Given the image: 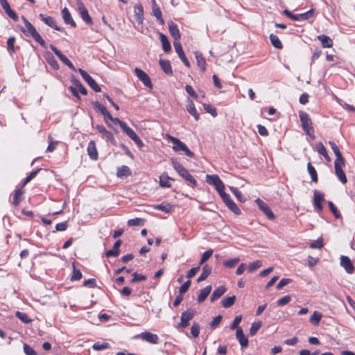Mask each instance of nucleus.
<instances>
[{
  "label": "nucleus",
  "mask_w": 355,
  "mask_h": 355,
  "mask_svg": "<svg viewBox=\"0 0 355 355\" xmlns=\"http://www.w3.org/2000/svg\"><path fill=\"white\" fill-rule=\"evenodd\" d=\"M21 19L24 23V27H21V31L27 37H33L37 42H38L43 48L46 47L45 41L42 39L38 33L33 24L27 20V19L22 16Z\"/></svg>",
  "instance_id": "nucleus-1"
},
{
  "label": "nucleus",
  "mask_w": 355,
  "mask_h": 355,
  "mask_svg": "<svg viewBox=\"0 0 355 355\" xmlns=\"http://www.w3.org/2000/svg\"><path fill=\"white\" fill-rule=\"evenodd\" d=\"M171 162L173 168L176 171L180 176L191 183L193 187H195L197 184V182L193 175H191L175 158H171Z\"/></svg>",
  "instance_id": "nucleus-2"
},
{
  "label": "nucleus",
  "mask_w": 355,
  "mask_h": 355,
  "mask_svg": "<svg viewBox=\"0 0 355 355\" xmlns=\"http://www.w3.org/2000/svg\"><path fill=\"white\" fill-rule=\"evenodd\" d=\"M166 137L168 141L173 144V149L176 152L182 151L189 157H193L194 156V153L191 152L187 145L180 141L179 139L173 137L168 134L166 135Z\"/></svg>",
  "instance_id": "nucleus-3"
},
{
  "label": "nucleus",
  "mask_w": 355,
  "mask_h": 355,
  "mask_svg": "<svg viewBox=\"0 0 355 355\" xmlns=\"http://www.w3.org/2000/svg\"><path fill=\"white\" fill-rule=\"evenodd\" d=\"M299 116L302 123L303 130L309 136L314 133V129L312 125V121L309 115L305 112H300Z\"/></svg>",
  "instance_id": "nucleus-4"
},
{
  "label": "nucleus",
  "mask_w": 355,
  "mask_h": 355,
  "mask_svg": "<svg viewBox=\"0 0 355 355\" xmlns=\"http://www.w3.org/2000/svg\"><path fill=\"white\" fill-rule=\"evenodd\" d=\"M345 164V160L344 157L340 158V159H336L334 162L335 173L343 184H345L347 182L346 175L343 170V167Z\"/></svg>",
  "instance_id": "nucleus-5"
},
{
  "label": "nucleus",
  "mask_w": 355,
  "mask_h": 355,
  "mask_svg": "<svg viewBox=\"0 0 355 355\" xmlns=\"http://www.w3.org/2000/svg\"><path fill=\"white\" fill-rule=\"evenodd\" d=\"M283 13L287 17H288L289 19H291L293 21H304V20H306V19L311 18L313 16L314 11L313 9H311L304 13H301V14H298V15H293L289 10H284L283 11Z\"/></svg>",
  "instance_id": "nucleus-6"
},
{
  "label": "nucleus",
  "mask_w": 355,
  "mask_h": 355,
  "mask_svg": "<svg viewBox=\"0 0 355 355\" xmlns=\"http://www.w3.org/2000/svg\"><path fill=\"white\" fill-rule=\"evenodd\" d=\"M206 182L209 184L214 186L219 195L224 192L225 185L217 175H207Z\"/></svg>",
  "instance_id": "nucleus-7"
},
{
  "label": "nucleus",
  "mask_w": 355,
  "mask_h": 355,
  "mask_svg": "<svg viewBox=\"0 0 355 355\" xmlns=\"http://www.w3.org/2000/svg\"><path fill=\"white\" fill-rule=\"evenodd\" d=\"M220 198H222L224 203L226 206L235 214L239 215L241 211L240 209L238 207L236 204L234 202V200L231 198L230 196L225 193V191L220 194Z\"/></svg>",
  "instance_id": "nucleus-8"
},
{
  "label": "nucleus",
  "mask_w": 355,
  "mask_h": 355,
  "mask_svg": "<svg viewBox=\"0 0 355 355\" xmlns=\"http://www.w3.org/2000/svg\"><path fill=\"white\" fill-rule=\"evenodd\" d=\"M196 311L192 309H188L182 313L180 322L178 324L177 328H186L189 325V321L193 318Z\"/></svg>",
  "instance_id": "nucleus-9"
},
{
  "label": "nucleus",
  "mask_w": 355,
  "mask_h": 355,
  "mask_svg": "<svg viewBox=\"0 0 355 355\" xmlns=\"http://www.w3.org/2000/svg\"><path fill=\"white\" fill-rule=\"evenodd\" d=\"M76 6L82 19L87 24L92 25L93 24V21L84 3L80 0H76Z\"/></svg>",
  "instance_id": "nucleus-10"
},
{
  "label": "nucleus",
  "mask_w": 355,
  "mask_h": 355,
  "mask_svg": "<svg viewBox=\"0 0 355 355\" xmlns=\"http://www.w3.org/2000/svg\"><path fill=\"white\" fill-rule=\"evenodd\" d=\"M78 71L80 73L82 78L85 80V81L89 85V86L92 89H94L96 92H101V87L90 75H89L85 71H84L82 69H78Z\"/></svg>",
  "instance_id": "nucleus-11"
},
{
  "label": "nucleus",
  "mask_w": 355,
  "mask_h": 355,
  "mask_svg": "<svg viewBox=\"0 0 355 355\" xmlns=\"http://www.w3.org/2000/svg\"><path fill=\"white\" fill-rule=\"evenodd\" d=\"M50 49L53 53L59 58V59L69 68L74 71H77L78 69L74 67L73 63L65 56L60 50H58L54 45L51 44Z\"/></svg>",
  "instance_id": "nucleus-12"
},
{
  "label": "nucleus",
  "mask_w": 355,
  "mask_h": 355,
  "mask_svg": "<svg viewBox=\"0 0 355 355\" xmlns=\"http://www.w3.org/2000/svg\"><path fill=\"white\" fill-rule=\"evenodd\" d=\"M135 73L137 77L143 83V84L148 88H153V84L148 75L139 68L135 69Z\"/></svg>",
  "instance_id": "nucleus-13"
},
{
  "label": "nucleus",
  "mask_w": 355,
  "mask_h": 355,
  "mask_svg": "<svg viewBox=\"0 0 355 355\" xmlns=\"http://www.w3.org/2000/svg\"><path fill=\"white\" fill-rule=\"evenodd\" d=\"M135 338H141L142 340L151 344H157L159 342L158 336L148 331L142 332L140 334L137 335Z\"/></svg>",
  "instance_id": "nucleus-14"
},
{
  "label": "nucleus",
  "mask_w": 355,
  "mask_h": 355,
  "mask_svg": "<svg viewBox=\"0 0 355 355\" xmlns=\"http://www.w3.org/2000/svg\"><path fill=\"white\" fill-rule=\"evenodd\" d=\"M324 200V193L315 190L313 191V205L317 211L320 212L322 210L323 206L322 202Z\"/></svg>",
  "instance_id": "nucleus-15"
},
{
  "label": "nucleus",
  "mask_w": 355,
  "mask_h": 355,
  "mask_svg": "<svg viewBox=\"0 0 355 355\" xmlns=\"http://www.w3.org/2000/svg\"><path fill=\"white\" fill-rule=\"evenodd\" d=\"M255 202L258 205L259 208L266 214V216L270 219H275V215L268 205L264 202L260 198H257L255 200Z\"/></svg>",
  "instance_id": "nucleus-16"
},
{
  "label": "nucleus",
  "mask_w": 355,
  "mask_h": 355,
  "mask_svg": "<svg viewBox=\"0 0 355 355\" xmlns=\"http://www.w3.org/2000/svg\"><path fill=\"white\" fill-rule=\"evenodd\" d=\"M39 17L46 25H48L49 26L54 28L55 30L58 31H64V29L62 28L57 26L55 19L52 17L46 16L45 15L41 13V14L39 15Z\"/></svg>",
  "instance_id": "nucleus-17"
},
{
  "label": "nucleus",
  "mask_w": 355,
  "mask_h": 355,
  "mask_svg": "<svg viewBox=\"0 0 355 355\" xmlns=\"http://www.w3.org/2000/svg\"><path fill=\"white\" fill-rule=\"evenodd\" d=\"M340 266L349 274H352L354 271V266L350 259L347 256L342 255L340 257Z\"/></svg>",
  "instance_id": "nucleus-18"
},
{
  "label": "nucleus",
  "mask_w": 355,
  "mask_h": 355,
  "mask_svg": "<svg viewBox=\"0 0 355 355\" xmlns=\"http://www.w3.org/2000/svg\"><path fill=\"white\" fill-rule=\"evenodd\" d=\"M174 48L184 65L190 67V63L184 54L181 44L179 42H174Z\"/></svg>",
  "instance_id": "nucleus-19"
},
{
  "label": "nucleus",
  "mask_w": 355,
  "mask_h": 355,
  "mask_svg": "<svg viewBox=\"0 0 355 355\" xmlns=\"http://www.w3.org/2000/svg\"><path fill=\"white\" fill-rule=\"evenodd\" d=\"M135 17L139 24H142L144 21V8L139 3L134 7Z\"/></svg>",
  "instance_id": "nucleus-20"
},
{
  "label": "nucleus",
  "mask_w": 355,
  "mask_h": 355,
  "mask_svg": "<svg viewBox=\"0 0 355 355\" xmlns=\"http://www.w3.org/2000/svg\"><path fill=\"white\" fill-rule=\"evenodd\" d=\"M168 25L171 35L173 37L175 42H178V40L180 39V33L178 26L172 21H169Z\"/></svg>",
  "instance_id": "nucleus-21"
},
{
  "label": "nucleus",
  "mask_w": 355,
  "mask_h": 355,
  "mask_svg": "<svg viewBox=\"0 0 355 355\" xmlns=\"http://www.w3.org/2000/svg\"><path fill=\"white\" fill-rule=\"evenodd\" d=\"M186 102H187L186 109H187V112L191 116H193V117L195 119L196 121H198L200 119V116L197 112V110L196 109L193 102L189 98L187 100Z\"/></svg>",
  "instance_id": "nucleus-22"
},
{
  "label": "nucleus",
  "mask_w": 355,
  "mask_h": 355,
  "mask_svg": "<svg viewBox=\"0 0 355 355\" xmlns=\"http://www.w3.org/2000/svg\"><path fill=\"white\" fill-rule=\"evenodd\" d=\"M236 337L242 348H245L248 346V339L244 335L241 328L237 329L236 332Z\"/></svg>",
  "instance_id": "nucleus-23"
},
{
  "label": "nucleus",
  "mask_w": 355,
  "mask_h": 355,
  "mask_svg": "<svg viewBox=\"0 0 355 355\" xmlns=\"http://www.w3.org/2000/svg\"><path fill=\"white\" fill-rule=\"evenodd\" d=\"M87 150L92 159L96 160L98 159V151L96 147V144L94 141L92 140L88 143Z\"/></svg>",
  "instance_id": "nucleus-24"
},
{
  "label": "nucleus",
  "mask_w": 355,
  "mask_h": 355,
  "mask_svg": "<svg viewBox=\"0 0 355 355\" xmlns=\"http://www.w3.org/2000/svg\"><path fill=\"white\" fill-rule=\"evenodd\" d=\"M96 130L102 134L103 137L105 138L107 140L113 143L114 141V138L112 132L108 131L103 125H97L96 127Z\"/></svg>",
  "instance_id": "nucleus-25"
},
{
  "label": "nucleus",
  "mask_w": 355,
  "mask_h": 355,
  "mask_svg": "<svg viewBox=\"0 0 355 355\" xmlns=\"http://www.w3.org/2000/svg\"><path fill=\"white\" fill-rule=\"evenodd\" d=\"M93 105L94 109L100 112V113L104 116L105 121L107 123V118H111V114L107 111V108L104 105H101L98 101H95Z\"/></svg>",
  "instance_id": "nucleus-26"
},
{
  "label": "nucleus",
  "mask_w": 355,
  "mask_h": 355,
  "mask_svg": "<svg viewBox=\"0 0 355 355\" xmlns=\"http://www.w3.org/2000/svg\"><path fill=\"white\" fill-rule=\"evenodd\" d=\"M173 180L167 173H164L159 176V186L162 188H170L171 187V181Z\"/></svg>",
  "instance_id": "nucleus-27"
},
{
  "label": "nucleus",
  "mask_w": 355,
  "mask_h": 355,
  "mask_svg": "<svg viewBox=\"0 0 355 355\" xmlns=\"http://www.w3.org/2000/svg\"><path fill=\"white\" fill-rule=\"evenodd\" d=\"M121 245V241L117 240L114 244L113 248L106 252V256L107 257H116L119 254V247Z\"/></svg>",
  "instance_id": "nucleus-28"
},
{
  "label": "nucleus",
  "mask_w": 355,
  "mask_h": 355,
  "mask_svg": "<svg viewBox=\"0 0 355 355\" xmlns=\"http://www.w3.org/2000/svg\"><path fill=\"white\" fill-rule=\"evenodd\" d=\"M153 15L159 21L160 24H164V20L162 17V11L159 6L156 4L155 0H153Z\"/></svg>",
  "instance_id": "nucleus-29"
},
{
  "label": "nucleus",
  "mask_w": 355,
  "mask_h": 355,
  "mask_svg": "<svg viewBox=\"0 0 355 355\" xmlns=\"http://www.w3.org/2000/svg\"><path fill=\"white\" fill-rule=\"evenodd\" d=\"M62 18L64 19V21L66 24H70L73 27H76V24L75 21H73V19H72L69 10L67 8H64L62 9Z\"/></svg>",
  "instance_id": "nucleus-30"
},
{
  "label": "nucleus",
  "mask_w": 355,
  "mask_h": 355,
  "mask_svg": "<svg viewBox=\"0 0 355 355\" xmlns=\"http://www.w3.org/2000/svg\"><path fill=\"white\" fill-rule=\"evenodd\" d=\"M317 38L321 42L324 48H331L333 46V41L329 37L325 35H320Z\"/></svg>",
  "instance_id": "nucleus-31"
},
{
  "label": "nucleus",
  "mask_w": 355,
  "mask_h": 355,
  "mask_svg": "<svg viewBox=\"0 0 355 355\" xmlns=\"http://www.w3.org/2000/svg\"><path fill=\"white\" fill-rule=\"evenodd\" d=\"M226 291V288L224 286H220L216 288L211 296V302H213L217 299L220 298Z\"/></svg>",
  "instance_id": "nucleus-32"
},
{
  "label": "nucleus",
  "mask_w": 355,
  "mask_h": 355,
  "mask_svg": "<svg viewBox=\"0 0 355 355\" xmlns=\"http://www.w3.org/2000/svg\"><path fill=\"white\" fill-rule=\"evenodd\" d=\"M159 64L163 71L168 75H172L173 70L170 62L168 60H159Z\"/></svg>",
  "instance_id": "nucleus-33"
},
{
  "label": "nucleus",
  "mask_w": 355,
  "mask_h": 355,
  "mask_svg": "<svg viewBox=\"0 0 355 355\" xmlns=\"http://www.w3.org/2000/svg\"><path fill=\"white\" fill-rule=\"evenodd\" d=\"M211 291V285L207 286L205 288L202 289L200 291V294L198 296V299H197L198 302L202 303V302H204L205 300V299L207 297V296L209 295V294L210 293Z\"/></svg>",
  "instance_id": "nucleus-34"
},
{
  "label": "nucleus",
  "mask_w": 355,
  "mask_h": 355,
  "mask_svg": "<svg viewBox=\"0 0 355 355\" xmlns=\"http://www.w3.org/2000/svg\"><path fill=\"white\" fill-rule=\"evenodd\" d=\"M159 40L162 42L164 51L166 53L168 52L171 50V46L167 37L164 34L159 33Z\"/></svg>",
  "instance_id": "nucleus-35"
},
{
  "label": "nucleus",
  "mask_w": 355,
  "mask_h": 355,
  "mask_svg": "<svg viewBox=\"0 0 355 355\" xmlns=\"http://www.w3.org/2000/svg\"><path fill=\"white\" fill-rule=\"evenodd\" d=\"M195 56L198 66L200 68L202 71L206 70V62L202 53L196 52Z\"/></svg>",
  "instance_id": "nucleus-36"
},
{
  "label": "nucleus",
  "mask_w": 355,
  "mask_h": 355,
  "mask_svg": "<svg viewBox=\"0 0 355 355\" xmlns=\"http://www.w3.org/2000/svg\"><path fill=\"white\" fill-rule=\"evenodd\" d=\"M211 272V268L208 265H205L202 268V272L198 277L197 282H200L204 281Z\"/></svg>",
  "instance_id": "nucleus-37"
},
{
  "label": "nucleus",
  "mask_w": 355,
  "mask_h": 355,
  "mask_svg": "<svg viewBox=\"0 0 355 355\" xmlns=\"http://www.w3.org/2000/svg\"><path fill=\"white\" fill-rule=\"evenodd\" d=\"M154 208L157 210H159L164 211L165 213H170L173 211V205L169 203H162L159 205H157L154 207Z\"/></svg>",
  "instance_id": "nucleus-38"
},
{
  "label": "nucleus",
  "mask_w": 355,
  "mask_h": 355,
  "mask_svg": "<svg viewBox=\"0 0 355 355\" xmlns=\"http://www.w3.org/2000/svg\"><path fill=\"white\" fill-rule=\"evenodd\" d=\"M269 37H270V40L272 45L275 48L278 49H282L283 48V45H282L280 40L279 39V37L277 35H275L273 33H271Z\"/></svg>",
  "instance_id": "nucleus-39"
},
{
  "label": "nucleus",
  "mask_w": 355,
  "mask_h": 355,
  "mask_svg": "<svg viewBox=\"0 0 355 355\" xmlns=\"http://www.w3.org/2000/svg\"><path fill=\"white\" fill-rule=\"evenodd\" d=\"M131 173L130 168L127 166H122L119 167L116 172V175L119 178L127 177Z\"/></svg>",
  "instance_id": "nucleus-40"
},
{
  "label": "nucleus",
  "mask_w": 355,
  "mask_h": 355,
  "mask_svg": "<svg viewBox=\"0 0 355 355\" xmlns=\"http://www.w3.org/2000/svg\"><path fill=\"white\" fill-rule=\"evenodd\" d=\"M110 348V345L107 342H96L92 345V349L95 351H101Z\"/></svg>",
  "instance_id": "nucleus-41"
},
{
  "label": "nucleus",
  "mask_w": 355,
  "mask_h": 355,
  "mask_svg": "<svg viewBox=\"0 0 355 355\" xmlns=\"http://www.w3.org/2000/svg\"><path fill=\"white\" fill-rule=\"evenodd\" d=\"M230 190L231 191L232 193H233L236 196V197L239 201H240L241 202H245L246 201V200H247L246 197L244 195H243L241 193V192L240 191H239V189L237 188L234 187H230Z\"/></svg>",
  "instance_id": "nucleus-42"
},
{
  "label": "nucleus",
  "mask_w": 355,
  "mask_h": 355,
  "mask_svg": "<svg viewBox=\"0 0 355 355\" xmlns=\"http://www.w3.org/2000/svg\"><path fill=\"white\" fill-rule=\"evenodd\" d=\"M322 318V314L318 311H314L312 315L309 318V322L314 325H318L320 320Z\"/></svg>",
  "instance_id": "nucleus-43"
},
{
  "label": "nucleus",
  "mask_w": 355,
  "mask_h": 355,
  "mask_svg": "<svg viewBox=\"0 0 355 355\" xmlns=\"http://www.w3.org/2000/svg\"><path fill=\"white\" fill-rule=\"evenodd\" d=\"M24 193V190L21 189H17L15 191V194L13 196L12 204L15 205H18L21 200V196Z\"/></svg>",
  "instance_id": "nucleus-44"
},
{
  "label": "nucleus",
  "mask_w": 355,
  "mask_h": 355,
  "mask_svg": "<svg viewBox=\"0 0 355 355\" xmlns=\"http://www.w3.org/2000/svg\"><path fill=\"white\" fill-rule=\"evenodd\" d=\"M236 296L232 295L223 299L221 303L223 307L229 308L234 304Z\"/></svg>",
  "instance_id": "nucleus-45"
},
{
  "label": "nucleus",
  "mask_w": 355,
  "mask_h": 355,
  "mask_svg": "<svg viewBox=\"0 0 355 355\" xmlns=\"http://www.w3.org/2000/svg\"><path fill=\"white\" fill-rule=\"evenodd\" d=\"M307 170L313 182L317 183L318 182V175L315 168L311 165V163H308L307 164Z\"/></svg>",
  "instance_id": "nucleus-46"
},
{
  "label": "nucleus",
  "mask_w": 355,
  "mask_h": 355,
  "mask_svg": "<svg viewBox=\"0 0 355 355\" xmlns=\"http://www.w3.org/2000/svg\"><path fill=\"white\" fill-rule=\"evenodd\" d=\"M46 58L47 62L49 63V64L50 66H51L52 68H53L54 69H58L59 68V64L52 54L49 53L46 55Z\"/></svg>",
  "instance_id": "nucleus-47"
},
{
  "label": "nucleus",
  "mask_w": 355,
  "mask_h": 355,
  "mask_svg": "<svg viewBox=\"0 0 355 355\" xmlns=\"http://www.w3.org/2000/svg\"><path fill=\"white\" fill-rule=\"evenodd\" d=\"M15 42V37L14 36L10 37L7 40V49L10 55L15 52L14 44Z\"/></svg>",
  "instance_id": "nucleus-48"
},
{
  "label": "nucleus",
  "mask_w": 355,
  "mask_h": 355,
  "mask_svg": "<svg viewBox=\"0 0 355 355\" xmlns=\"http://www.w3.org/2000/svg\"><path fill=\"white\" fill-rule=\"evenodd\" d=\"M71 82L73 83V85L76 87L78 92H80L83 95L87 94V92L86 88L82 85V83L78 80L73 78L71 80Z\"/></svg>",
  "instance_id": "nucleus-49"
},
{
  "label": "nucleus",
  "mask_w": 355,
  "mask_h": 355,
  "mask_svg": "<svg viewBox=\"0 0 355 355\" xmlns=\"http://www.w3.org/2000/svg\"><path fill=\"white\" fill-rule=\"evenodd\" d=\"M144 223V220L141 218H135L128 220L129 226H141Z\"/></svg>",
  "instance_id": "nucleus-50"
},
{
  "label": "nucleus",
  "mask_w": 355,
  "mask_h": 355,
  "mask_svg": "<svg viewBox=\"0 0 355 355\" xmlns=\"http://www.w3.org/2000/svg\"><path fill=\"white\" fill-rule=\"evenodd\" d=\"M16 316L23 322L26 324H28L31 322V320L29 318L28 315L25 313H22L20 311L16 312Z\"/></svg>",
  "instance_id": "nucleus-51"
},
{
  "label": "nucleus",
  "mask_w": 355,
  "mask_h": 355,
  "mask_svg": "<svg viewBox=\"0 0 355 355\" xmlns=\"http://www.w3.org/2000/svg\"><path fill=\"white\" fill-rule=\"evenodd\" d=\"M200 324L198 322H193L191 328V333L194 338L198 337L200 334Z\"/></svg>",
  "instance_id": "nucleus-52"
},
{
  "label": "nucleus",
  "mask_w": 355,
  "mask_h": 355,
  "mask_svg": "<svg viewBox=\"0 0 355 355\" xmlns=\"http://www.w3.org/2000/svg\"><path fill=\"white\" fill-rule=\"evenodd\" d=\"M329 144L336 155V159H340V158L343 157L337 145L334 141H329Z\"/></svg>",
  "instance_id": "nucleus-53"
},
{
  "label": "nucleus",
  "mask_w": 355,
  "mask_h": 355,
  "mask_svg": "<svg viewBox=\"0 0 355 355\" xmlns=\"http://www.w3.org/2000/svg\"><path fill=\"white\" fill-rule=\"evenodd\" d=\"M204 110L209 113L212 116L215 117L217 116V112L215 107H214L210 104L204 103L203 104Z\"/></svg>",
  "instance_id": "nucleus-54"
},
{
  "label": "nucleus",
  "mask_w": 355,
  "mask_h": 355,
  "mask_svg": "<svg viewBox=\"0 0 355 355\" xmlns=\"http://www.w3.org/2000/svg\"><path fill=\"white\" fill-rule=\"evenodd\" d=\"M261 322H253L252 324V326H251L250 329L249 334L251 336H254L257 334V331L261 327Z\"/></svg>",
  "instance_id": "nucleus-55"
},
{
  "label": "nucleus",
  "mask_w": 355,
  "mask_h": 355,
  "mask_svg": "<svg viewBox=\"0 0 355 355\" xmlns=\"http://www.w3.org/2000/svg\"><path fill=\"white\" fill-rule=\"evenodd\" d=\"M212 254L213 250L211 249L205 251L202 255L201 259L200 261V265H202L203 263L207 261L211 257Z\"/></svg>",
  "instance_id": "nucleus-56"
},
{
  "label": "nucleus",
  "mask_w": 355,
  "mask_h": 355,
  "mask_svg": "<svg viewBox=\"0 0 355 355\" xmlns=\"http://www.w3.org/2000/svg\"><path fill=\"white\" fill-rule=\"evenodd\" d=\"M239 258H234L227 261H225L223 263L224 266L228 268H232L236 264L239 262Z\"/></svg>",
  "instance_id": "nucleus-57"
},
{
  "label": "nucleus",
  "mask_w": 355,
  "mask_h": 355,
  "mask_svg": "<svg viewBox=\"0 0 355 355\" xmlns=\"http://www.w3.org/2000/svg\"><path fill=\"white\" fill-rule=\"evenodd\" d=\"M262 266V263L261 261L259 260H257L252 263H250L248 267V271L250 272H252L253 271H254L255 270L261 268Z\"/></svg>",
  "instance_id": "nucleus-58"
},
{
  "label": "nucleus",
  "mask_w": 355,
  "mask_h": 355,
  "mask_svg": "<svg viewBox=\"0 0 355 355\" xmlns=\"http://www.w3.org/2000/svg\"><path fill=\"white\" fill-rule=\"evenodd\" d=\"M82 278V272L79 269H76L73 266V274L71 277V281L80 280Z\"/></svg>",
  "instance_id": "nucleus-59"
},
{
  "label": "nucleus",
  "mask_w": 355,
  "mask_h": 355,
  "mask_svg": "<svg viewBox=\"0 0 355 355\" xmlns=\"http://www.w3.org/2000/svg\"><path fill=\"white\" fill-rule=\"evenodd\" d=\"M241 320H242V316L241 315H237L234 318L231 326H230V329L232 330H234V329H236L240 328L239 327V324L241 323Z\"/></svg>",
  "instance_id": "nucleus-60"
},
{
  "label": "nucleus",
  "mask_w": 355,
  "mask_h": 355,
  "mask_svg": "<svg viewBox=\"0 0 355 355\" xmlns=\"http://www.w3.org/2000/svg\"><path fill=\"white\" fill-rule=\"evenodd\" d=\"M41 168H37L33 171H32L25 179L24 181V185H26L28 182H30L39 173Z\"/></svg>",
  "instance_id": "nucleus-61"
},
{
  "label": "nucleus",
  "mask_w": 355,
  "mask_h": 355,
  "mask_svg": "<svg viewBox=\"0 0 355 355\" xmlns=\"http://www.w3.org/2000/svg\"><path fill=\"white\" fill-rule=\"evenodd\" d=\"M328 205H329L330 211L332 212V214L334 215V216L336 218H339L340 217V214L338 212L336 206L334 205V203L331 201H329Z\"/></svg>",
  "instance_id": "nucleus-62"
},
{
  "label": "nucleus",
  "mask_w": 355,
  "mask_h": 355,
  "mask_svg": "<svg viewBox=\"0 0 355 355\" xmlns=\"http://www.w3.org/2000/svg\"><path fill=\"white\" fill-rule=\"evenodd\" d=\"M291 300V297L290 295H285L284 297L279 299L277 301V304L278 306H284L288 303H289Z\"/></svg>",
  "instance_id": "nucleus-63"
},
{
  "label": "nucleus",
  "mask_w": 355,
  "mask_h": 355,
  "mask_svg": "<svg viewBox=\"0 0 355 355\" xmlns=\"http://www.w3.org/2000/svg\"><path fill=\"white\" fill-rule=\"evenodd\" d=\"M24 352L26 355H38L35 349L26 343L24 344Z\"/></svg>",
  "instance_id": "nucleus-64"
}]
</instances>
